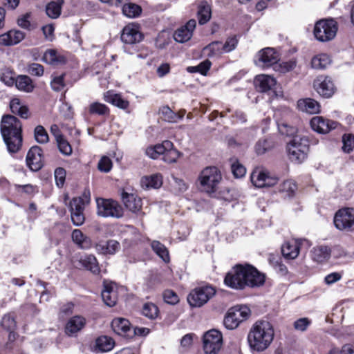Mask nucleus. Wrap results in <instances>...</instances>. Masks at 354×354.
Segmentation results:
<instances>
[{
  "mask_svg": "<svg viewBox=\"0 0 354 354\" xmlns=\"http://www.w3.org/2000/svg\"><path fill=\"white\" fill-rule=\"evenodd\" d=\"M59 151L64 156H70L72 153V147L69 142L64 138L56 140Z\"/></svg>",
  "mask_w": 354,
  "mask_h": 354,
  "instance_id": "nucleus-50",
  "label": "nucleus"
},
{
  "mask_svg": "<svg viewBox=\"0 0 354 354\" xmlns=\"http://www.w3.org/2000/svg\"><path fill=\"white\" fill-rule=\"evenodd\" d=\"M85 205L86 204L82 197L73 198L71 201L69 203L71 217L75 225L80 226L84 223L85 217L83 212Z\"/></svg>",
  "mask_w": 354,
  "mask_h": 354,
  "instance_id": "nucleus-14",
  "label": "nucleus"
},
{
  "mask_svg": "<svg viewBox=\"0 0 354 354\" xmlns=\"http://www.w3.org/2000/svg\"><path fill=\"white\" fill-rule=\"evenodd\" d=\"M142 35L138 30V27L130 24L127 25L122 30L121 40L126 44H134L141 41Z\"/></svg>",
  "mask_w": 354,
  "mask_h": 354,
  "instance_id": "nucleus-17",
  "label": "nucleus"
},
{
  "mask_svg": "<svg viewBox=\"0 0 354 354\" xmlns=\"http://www.w3.org/2000/svg\"><path fill=\"white\" fill-rule=\"evenodd\" d=\"M26 163L30 171H39L44 166L42 149L37 145L32 146L26 154Z\"/></svg>",
  "mask_w": 354,
  "mask_h": 354,
  "instance_id": "nucleus-13",
  "label": "nucleus"
},
{
  "mask_svg": "<svg viewBox=\"0 0 354 354\" xmlns=\"http://www.w3.org/2000/svg\"><path fill=\"white\" fill-rule=\"evenodd\" d=\"M11 111L14 114L19 115L22 118H28L29 117V110L26 106L21 105L19 99H13L10 104Z\"/></svg>",
  "mask_w": 354,
  "mask_h": 354,
  "instance_id": "nucleus-35",
  "label": "nucleus"
},
{
  "mask_svg": "<svg viewBox=\"0 0 354 354\" xmlns=\"http://www.w3.org/2000/svg\"><path fill=\"white\" fill-rule=\"evenodd\" d=\"M173 143L169 140H165L161 144L149 147L146 149V154L152 159L158 158L160 155H165L167 150L172 148Z\"/></svg>",
  "mask_w": 354,
  "mask_h": 354,
  "instance_id": "nucleus-23",
  "label": "nucleus"
},
{
  "mask_svg": "<svg viewBox=\"0 0 354 354\" xmlns=\"http://www.w3.org/2000/svg\"><path fill=\"white\" fill-rule=\"evenodd\" d=\"M334 224L340 230H348L354 225V209H339L335 215Z\"/></svg>",
  "mask_w": 354,
  "mask_h": 354,
  "instance_id": "nucleus-12",
  "label": "nucleus"
},
{
  "mask_svg": "<svg viewBox=\"0 0 354 354\" xmlns=\"http://www.w3.org/2000/svg\"><path fill=\"white\" fill-rule=\"evenodd\" d=\"M211 8L206 2L202 3L198 6V17L200 24H206L211 18Z\"/></svg>",
  "mask_w": 354,
  "mask_h": 354,
  "instance_id": "nucleus-40",
  "label": "nucleus"
},
{
  "mask_svg": "<svg viewBox=\"0 0 354 354\" xmlns=\"http://www.w3.org/2000/svg\"><path fill=\"white\" fill-rule=\"evenodd\" d=\"M250 315V310L246 306H234L230 308L223 320L225 327L229 330L235 329L240 323Z\"/></svg>",
  "mask_w": 354,
  "mask_h": 354,
  "instance_id": "nucleus-7",
  "label": "nucleus"
},
{
  "mask_svg": "<svg viewBox=\"0 0 354 354\" xmlns=\"http://www.w3.org/2000/svg\"><path fill=\"white\" fill-rule=\"evenodd\" d=\"M313 86L317 92L324 97H330L335 93V87L328 77H318L313 82Z\"/></svg>",
  "mask_w": 354,
  "mask_h": 354,
  "instance_id": "nucleus-16",
  "label": "nucleus"
},
{
  "mask_svg": "<svg viewBox=\"0 0 354 354\" xmlns=\"http://www.w3.org/2000/svg\"><path fill=\"white\" fill-rule=\"evenodd\" d=\"M161 113L165 120L169 122H176L178 119L182 118V116H179L174 113L169 106H163L161 109Z\"/></svg>",
  "mask_w": 354,
  "mask_h": 354,
  "instance_id": "nucleus-48",
  "label": "nucleus"
},
{
  "mask_svg": "<svg viewBox=\"0 0 354 354\" xmlns=\"http://www.w3.org/2000/svg\"><path fill=\"white\" fill-rule=\"evenodd\" d=\"M142 313L146 317L153 319L158 316V307L152 303L145 304L142 306Z\"/></svg>",
  "mask_w": 354,
  "mask_h": 354,
  "instance_id": "nucleus-45",
  "label": "nucleus"
},
{
  "mask_svg": "<svg viewBox=\"0 0 354 354\" xmlns=\"http://www.w3.org/2000/svg\"><path fill=\"white\" fill-rule=\"evenodd\" d=\"M142 183L146 185L147 187L159 188L162 184V178L161 175L155 174L151 176L145 177L142 179Z\"/></svg>",
  "mask_w": 354,
  "mask_h": 354,
  "instance_id": "nucleus-44",
  "label": "nucleus"
},
{
  "mask_svg": "<svg viewBox=\"0 0 354 354\" xmlns=\"http://www.w3.org/2000/svg\"><path fill=\"white\" fill-rule=\"evenodd\" d=\"M152 250L158 255L165 262L169 260V252L166 247L158 241H153L151 243Z\"/></svg>",
  "mask_w": 354,
  "mask_h": 354,
  "instance_id": "nucleus-41",
  "label": "nucleus"
},
{
  "mask_svg": "<svg viewBox=\"0 0 354 354\" xmlns=\"http://www.w3.org/2000/svg\"><path fill=\"white\" fill-rule=\"evenodd\" d=\"M270 147V144L267 140H259L255 145V151L257 154L264 153Z\"/></svg>",
  "mask_w": 354,
  "mask_h": 354,
  "instance_id": "nucleus-63",
  "label": "nucleus"
},
{
  "mask_svg": "<svg viewBox=\"0 0 354 354\" xmlns=\"http://www.w3.org/2000/svg\"><path fill=\"white\" fill-rule=\"evenodd\" d=\"M232 171L234 177L241 178L245 176L246 169L243 165L236 161L232 164Z\"/></svg>",
  "mask_w": 354,
  "mask_h": 354,
  "instance_id": "nucleus-58",
  "label": "nucleus"
},
{
  "mask_svg": "<svg viewBox=\"0 0 354 354\" xmlns=\"http://www.w3.org/2000/svg\"><path fill=\"white\" fill-rule=\"evenodd\" d=\"M102 298L106 306L111 307L115 305L118 295L112 284L104 283Z\"/></svg>",
  "mask_w": 354,
  "mask_h": 354,
  "instance_id": "nucleus-26",
  "label": "nucleus"
},
{
  "mask_svg": "<svg viewBox=\"0 0 354 354\" xmlns=\"http://www.w3.org/2000/svg\"><path fill=\"white\" fill-rule=\"evenodd\" d=\"M73 308H74L73 303L68 302L66 304H64L60 307L59 315L62 317L70 315L73 313Z\"/></svg>",
  "mask_w": 354,
  "mask_h": 354,
  "instance_id": "nucleus-64",
  "label": "nucleus"
},
{
  "mask_svg": "<svg viewBox=\"0 0 354 354\" xmlns=\"http://www.w3.org/2000/svg\"><path fill=\"white\" fill-rule=\"evenodd\" d=\"M308 149L309 140L306 136H296L287 145L289 158L297 164L306 158Z\"/></svg>",
  "mask_w": 354,
  "mask_h": 354,
  "instance_id": "nucleus-5",
  "label": "nucleus"
},
{
  "mask_svg": "<svg viewBox=\"0 0 354 354\" xmlns=\"http://www.w3.org/2000/svg\"><path fill=\"white\" fill-rule=\"evenodd\" d=\"M42 60L51 65L62 64L66 62L65 57L58 54L57 51L54 49L47 50L43 55Z\"/></svg>",
  "mask_w": 354,
  "mask_h": 354,
  "instance_id": "nucleus-33",
  "label": "nucleus"
},
{
  "mask_svg": "<svg viewBox=\"0 0 354 354\" xmlns=\"http://www.w3.org/2000/svg\"><path fill=\"white\" fill-rule=\"evenodd\" d=\"M297 190V185L292 180H287L280 184L279 191L285 194L286 196H292Z\"/></svg>",
  "mask_w": 354,
  "mask_h": 354,
  "instance_id": "nucleus-43",
  "label": "nucleus"
},
{
  "mask_svg": "<svg viewBox=\"0 0 354 354\" xmlns=\"http://www.w3.org/2000/svg\"><path fill=\"white\" fill-rule=\"evenodd\" d=\"M179 152L176 149H174L173 147L172 148H170L169 149L167 150L166 153L162 157V160L165 162L173 163L177 160V159L179 157Z\"/></svg>",
  "mask_w": 354,
  "mask_h": 354,
  "instance_id": "nucleus-53",
  "label": "nucleus"
},
{
  "mask_svg": "<svg viewBox=\"0 0 354 354\" xmlns=\"http://www.w3.org/2000/svg\"><path fill=\"white\" fill-rule=\"evenodd\" d=\"M276 83L275 79L268 75H259L254 79L256 88L263 93L273 89Z\"/></svg>",
  "mask_w": 354,
  "mask_h": 354,
  "instance_id": "nucleus-22",
  "label": "nucleus"
},
{
  "mask_svg": "<svg viewBox=\"0 0 354 354\" xmlns=\"http://www.w3.org/2000/svg\"><path fill=\"white\" fill-rule=\"evenodd\" d=\"M89 111L91 114L105 115L109 114V109L104 104L99 102H93L90 105Z\"/></svg>",
  "mask_w": 354,
  "mask_h": 354,
  "instance_id": "nucleus-46",
  "label": "nucleus"
},
{
  "mask_svg": "<svg viewBox=\"0 0 354 354\" xmlns=\"http://www.w3.org/2000/svg\"><path fill=\"white\" fill-rule=\"evenodd\" d=\"M330 64V59L326 54L315 56L311 61L312 67L315 69H324Z\"/></svg>",
  "mask_w": 354,
  "mask_h": 354,
  "instance_id": "nucleus-39",
  "label": "nucleus"
},
{
  "mask_svg": "<svg viewBox=\"0 0 354 354\" xmlns=\"http://www.w3.org/2000/svg\"><path fill=\"white\" fill-rule=\"evenodd\" d=\"M238 44V40L235 37L228 38L224 44H222L223 53H229L235 49Z\"/></svg>",
  "mask_w": 354,
  "mask_h": 354,
  "instance_id": "nucleus-61",
  "label": "nucleus"
},
{
  "mask_svg": "<svg viewBox=\"0 0 354 354\" xmlns=\"http://www.w3.org/2000/svg\"><path fill=\"white\" fill-rule=\"evenodd\" d=\"M310 124L311 128L319 133H327L330 130L335 129L337 124L336 122L324 119L320 116L313 117Z\"/></svg>",
  "mask_w": 354,
  "mask_h": 354,
  "instance_id": "nucleus-18",
  "label": "nucleus"
},
{
  "mask_svg": "<svg viewBox=\"0 0 354 354\" xmlns=\"http://www.w3.org/2000/svg\"><path fill=\"white\" fill-rule=\"evenodd\" d=\"M163 298L165 302L172 305L177 304L179 301L178 296L171 290H165L163 292Z\"/></svg>",
  "mask_w": 354,
  "mask_h": 354,
  "instance_id": "nucleus-57",
  "label": "nucleus"
},
{
  "mask_svg": "<svg viewBox=\"0 0 354 354\" xmlns=\"http://www.w3.org/2000/svg\"><path fill=\"white\" fill-rule=\"evenodd\" d=\"M16 87L22 91L30 93L33 91L32 80L27 75H19L15 82Z\"/></svg>",
  "mask_w": 354,
  "mask_h": 354,
  "instance_id": "nucleus-36",
  "label": "nucleus"
},
{
  "mask_svg": "<svg viewBox=\"0 0 354 354\" xmlns=\"http://www.w3.org/2000/svg\"><path fill=\"white\" fill-rule=\"evenodd\" d=\"M252 183L257 187H272L278 182V178L270 175V172L263 168H256L250 175Z\"/></svg>",
  "mask_w": 354,
  "mask_h": 354,
  "instance_id": "nucleus-11",
  "label": "nucleus"
},
{
  "mask_svg": "<svg viewBox=\"0 0 354 354\" xmlns=\"http://www.w3.org/2000/svg\"><path fill=\"white\" fill-rule=\"evenodd\" d=\"M80 265L85 269L97 274L100 272V267L97 259L93 254H86L81 257L79 260Z\"/></svg>",
  "mask_w": 354,
  "mask_h": 354,
  "instance_id": "nucleus-29",
  "label": "nucleus"
},
{
  "mask_svg": "<svg viewBox=\"0 0 354 354\" xmlns=\"http://www.w3.org/2000/svg\"><path fill=\"white\" fill-rule=\"evenodd\" d=\"M333 254L336 258L348 257L349 259H354V252H348L340 246H335L333 248Z\"/></svg>",
  "mask_w": 354,
  "mask_h": 354,
  "instance_id": "nucleus-59",
  "label": "nucleus"
},
{
  "mask_svg": "<svg viewBox=\"0 0 354 354\" xmlns=\"http://www.w3.org/2000/svg\"><path fill=\"white\" fill-rule=\"evenodd\" d=\"M124 5L122 6V13L124 15L129 18H135L140 15L141 13L142 9L141 8L135 3H123Z\"/></svg>",
  "mask_w": 354,
  "mask_h": 354,
  "instance_id": "nucleus-38",
  "label": "nucleus"
},
{
  "mask_svg": "<svg viewBox=\"0 0 354 354\" xmlns=\"http://www.w3.org/2000/svg\"><path fill=\"white\" fill-rule=\"evenodd\" d=\"M114 341L112 338L107 336H102L97 339V347L102 352L111 351L114 346Z\"/></svg>",
  "mask_w": 354,
  "mask_h": 354,
  "instance_id": "nucleus-42",
  "label": "nucleus"
},
{
  "mask_svg": "<svg viewBox=\"0 0 354 354\" xmlns=\"http://www.w3.org/2000/svg\"><path fill=\"white\" fill-rule=\"evenodd\" d=\"M122 201L127 209L133 212H138L142 207V203L140 198L134 194L122 193Z\"/></svg>",
  "mask_w": 354,
  "mask_h": 354,
  "instance_id": "nucleus-25",
  "label": "nucleus"
},
{
  "mask_svg": "<svg viewBox=\"0 0 354 354\" xmlns=\"http://www.w3.org/2000/svg\"><path fill=\"white\" fill-rule=\"evenodd\" d=\"M310 324L311 321L308 318H299L294 322V328L297 330L304 332L306 330Z\"/></svg>",
  "mask_w": 354,
  "mask_h": 354,
  "instance_id": "nucleus-54",
  "label": "nucleus"
},
{
  "mask_svg": "<svg viewBox=\"0 0 354 354\" xmlns=\"http://www.w3.org/2000/svg\"><path fill=\"white\" fill-rule=\"evenodd\" d=\"M265 276L251 265L237 264L225 275V284L235 290H243L245 287L262 286Z\"/></svg>",
  "mask_w": 354,
  "mask_h": 354,
  "instance_id": "nucleus-1",
  "label": "nucleus"
},
{
  "mask_svg": "<svg viewBox=\"0 0 354 354\" xmlns=\"http://www.w3.org/2000/svg\"><path fill=\"white\" fill-rule=\"evenodd\" d=\"M306 240L286 242L281 247V252L286 259H294L299 255V245L301 241Z\"/></svg>",
  "mask_w": 354,
  "mask_h": 354,
  "instance_id": "nucleus-24",
  "label": "nucleus"
},
{
  "mask_svg": "<svg viewBox=\"0 0 354 354\" xmlns=\"http://www.w3.org/2000/svg\"><path fill=\"white\" fill-rule=\"evenodd\" d=\"M97 214L102 217L120 218L123 215L121 205L111 199L97 198Z\"/></svg>",
  "mask_w": 354,
  "mask_h": 354,
  "instance_id": "nucleus-8",
  "label": "nucleus"
},
{
  "mask_svg": "<svg viewBox=\"0 0 354 354\" xmlns=\"http://www.w3.org/2000/svg\"><path fill=\"white\" fill-rule=\"evenodd\" d=\"M331 252L330 248L328 246H317L312 250V258L317 263H322L329 259Z\"/></svg>",
  "mask_w": 354,
  "mask_h": 354,
  "instance_id": "nucleus-31",
  "label": "nucleus"
},
{
  "mask_svg": "<svg viewBox=\"0 0 354 354\" xmlns=\"http://www.w3.org/2000/svg\"><path fill=\"white\" fill-rule=\"evenodd\" d=\"M1 325L6 330H12L15 328L16 323L14 318L10 315H6L2 318Z\"/></svg>",
  "mask_w": 354,
  "mask_h": 354,
  "instance_id": "nucleus-60",
  "label": "nucleus"
},
{
  "mask_svg": "<svg viewBox=\"0 0 354 354\" xmlns=\"http://www.w3.org/2000/svg\"><path fill=\"white\" fill-rule=\"evenodd\" d=\"M342 142L343 151L350 153L354 148V136L352 134H344L342 137Z\"/></svg>",
  "mask_w": 354,
  "mask_h": 354,
  "instance_id": "nucleus-51",
  "label": "nucleus"
},
{
  "mask_svg": "<svg viewBox=\"0 0 354 354\" xmlns=\"http://www.w3.org/2000/svg\"><path fill=\"white\" fill-rule=\"evenodd\" d=\"M223 345L222 334L217 330L212 329L203 336V349L206 354H217Z\"/></svg>",
  "mask_w": 354,
  "mask_h": 354,
  "instance_id": "nucleus-10",
  "label": "nucleus"
},
{
  "mask_svg": "<svg viewBox=\"0 0 354 354\" xmlns=\"http://www.w3.org/2000/svg\"><path fill=\"white\" fill-rule=\"evenodd\" d=\"M104 100L120 109H126L129 107V101L123 99L120 94L109 91L104 95Z\"/></svg>",
  "mask_w": 354,
  "mask_h": 354,
  "instance_id": "nucleus-27",
  "label": "nucleus"
},
{
  "mask_svg": "<svg viewBox=\"0 0 354 354\" xmlns=\"http://www.w3.org/2000/svg\"><path fill=\"white\" fill-rule=\"evenodd\" d=\"M279 60V55L272 48H266L260 51L256 55V65L268 68L277 64Z\"/></svg>",
  "mask_w": 354,
  "mask_h": 354,
  "instance_id": "nucleus-15",
  "label": "nucleus"
},
{
  "mask_svg": "<svg viewBox=\"0 0 354 354\" xmlns=\"http://www.w3.org/2000/svg\"><path fill=\"white\" fill-rule=\"evenodd\" d=\"M64 0H55L48 3L46 6V15L51 19H57L61 15Z\"/></svg>",
  "mask_w": 354,
  "mask_h": 354,
  "instance_id": "nucleus-34",
  "label": "nucleus"
},
{
  "mask_svg": "<svg viewBox=\"0 0 354 354\" xmlns=\"http://www.w3.org/2000/svg\"><path fill=\"white\" fill-rule=\"evenodd\" d=\"M64 75H61L57 77H55L50 82L51 87L53 90L55 91H61L65 86L64 81Z\"/></svg>",
  "mask_w": 354,
  "mask_h": 354,
  "instance_id": "nucleus-62",
  "label": "nucleus"
},
{
  "mask_svg": "<svg viewBox=\"0 0 354 354\" xmlns=\"http://www.w3.org/2000/svg\"><path fill=\"white\" fill-rule=\"evenodd\" d=\"M26 71L31 75L41 77L44 73V68L38 63H31L28 64Z\"/></svg>",
  "mask_w": 354,
  "mask_h": 354,
  "instance_id": "nucleus-49",
  "label": "nucleus"
},
{
  "mask_svg": "<svg viewBox=\"0 0 354 354\" xmlns=\"http://www.w3.org/2000/svg\"><path fill=\"white\" fill-rule=\"evenodd\" d=\"M337 31V22L333 19H322L316 23L314 28V35L316 39L321 41L333 39Z\"/></svg>",
  "mask_w": 354,
  "mask_h": 354,
  "instance_id": "nucleus-6",
  "label": "nucleus"
},
{
  "mask_svg": "<svg viewBox=\"0 0 354 354\" xmlns=\"http://www.w3.org/2000/svg\"><path fill=\"white\" fill-rule=\"evenodd\" d=\"M22 124L20 120L11 115L1 118V133L9 153L18 152L22 147Z\"/></svg>",
  "mask_w": 354,
  "mask_h": 354,
  "instance_id": "nucleus-2",
  "label": "nucleus"
},
{
  "mask_svg": "<svg viewBox=\"0 0 354 354\" xmlns=\"http://www.w3.org/2000/svg\"><path fill=\"white\" fill-rule=\"evenodd\" d=\"M120 248V243L115 240H109L106 242H100L96 244V250L102 254H113Z\"/></svg>",
  "mask_w": 354,
  "mask_h": 354,
  "instance_id": "nucleus-32",
  "label": "nucleus"
},
{
  "mask_svg": "<svg viewBox=\"0 0 354 354\" xmlns=\"http://www.w3.org/2000/svg\"><path fill=\"white\" fill-rule=\"evenodd\" d=\"M298 108L303 112L309 114H315L319 112V104L313 99L306 98L299 100L297 103Z\"/></svg>",
  "mask_w": 354,
  "mask_h": 354,
  "instance_id": "nucleus-28",
  "label": "nucleus"
},
{
  "mask_svg": "<svg viewBox=\"0 0 354 354\" xmlns=\"http://www.w3.org/2000/svg\"><path fill=\"white\" fill-rule=\"evenodd\" d=\"M222 180V175L218 169L214 166L206 167L197 178L198 189L208 194L215 193Z\"/></svg>",
  "mask_w": 354,
  "mask_h": 354,
  "instance_id": "nucleus-4",
  "label": "nucleus"
},
{
  "mask_svg": "<svg viewBox=\"0 0 354 354\" xmlns=\"http://www.w3.org/2000/svg\"><path fill=\"white\" fill-rule=\"evenodd\" d=\"M196 26L194 19L189 20L185 26L177 29L174 35V39L179 43L189 41L192 37L193 31Z\"/></svg>",
  "mask_w": 354,
  "mask_h": 354,
  "instance_id": "nucleus-19",
  "label": "nucleus"
},
{
  "mask_svg": "<svg viewBox=\"0 0 354 354\" xmlns=\"http://www.w3.org/2000/svg\"><path fill=\"white\" fill-rule=\"evenodd\" d=\"M113 330L121 336L131 337V328L129 320L122 317H117L113 319L111 322Z\"/></svg>",
  "mask_w": 354,
  "mask_h": 354,
  "instance_id": "nucleus-21",
  "label": "nucleus"
},
{
  "mask_svg": "<svg viewBox=\"0 0 354 354\" xmlns=\"http://www.w3.org/2000/svg\"><path fill=\"white\" fill-rule=\"evenodd\" d=\"M8 33L10 35V44H11V46L19 44L25 37L24 32L21 30H12L8 31Z\"/></svg>",
  "mask_w": 354,
  "mask_h": 354,
  "instance_id": "nucleus-52",
  "label": "nucleus"
},
{
  "mask_svg": "<svg viewBox=\"0 0 354 354\" xmlns=\"http://www.w3.org/2000/svg\"><path fill=\"white\" fill-rule=\"evenodd\" d=\"M203 53L209 57H219L224 53L222 48V42H212L203 48Z\"/></svg>",
  "mask_w": 354,
  "mask_h": 354,
  "instance_id": "nucleus-37",
  "label": "nucleus"
},
{
  "mask_svg": "<svg viewBox=\"0 0 354 354\" xmlns=\"http://www.w3.org/2000/svg\"><path fill=\"white\" fill-rule=\"evenodd\" d=\"M97 168L100 171L109 172L112 168L111 159L106 156H103L98 162Z\"/></svg>",
  "mask_w": 354,
  "mask_h": 354,
  "instance_id": "nucleus-55",
  "label": "nucleus"
},
{
  "mask_svg": "<svg viewBox=\"0 0 354 354\" xmlns=\"http://www.w3.org/2000/svg\"><path fill=\"white\" fill-rule=\"evenodd\" d=\"M86 319L82 315H75L71 317L65 327L66 333L70 336L74 335L80 331L86 325Z\"/></svg>",
  "mask_w": 354,
  "mask_h": 354,
  "instance_id": "nucleus-20",
  "label": "nucleus"
},
{
  "mask_svg": "<svg viewBox=\"0 0 354 354\" xmlns=\"http://www.w3.org/2000/svg\"><path fill=\"white\" fill-rule=\"evenodd\" d=\"M215 295L213 287L205 286L194 289L187 297V301L192 307H201Z\"/></svg>",
  "mask_w": 354,
  "mask_h": 354,
  "instance_id": "nucleus-9",
  "label": "nucleus"
},
{
  "mask_svg": "<svg viewBox=\"0 0 354 354\" xmlns=\"http://www.w3.org/2000/svg\"><path fill=\"white\" fill-rule=\"evenodd\" d=\"M73 241L81 249L87 250L91 248L92 242L89 237L84 235L80 230L75 229L72 232Z\"/></svg>",
  "mask_w": 354,
  "mask_h": 354,
  "instance_id": "nucleus-30",
  "label": "nucleus"
},
{
  "mask_svg": "<svg viewBox=\"0 0 354 354\" xmlns=\"http://www.w3.org/2000/svg\"><path fill=\"white\" fill-rule=\"evenodd\" d=\"M35 138L36 141L41 144H44L48 141V135L45 129L41 126H37L35 129Z\"/></svg>",
  "mask_w": 354,
  "mask_h": 354,
  "instance_id": "nucleus-47",
  "label": "nucleus"
},
{
  "mask_svg": "<svg viewBox=\"0 0 354 354\" xmlns=\"http://www.w3.org/2000/svg\"><path fill=\"white\" fill-rule=\"evenodd\" d=\"M66 170L62 167H58L55 170V178L56 184L59 187L64 185L66 179Z\"/></svg>",
  "mask_w": 354,
  "mask_h": 354,
  "instance_id": "nucleus-56",
  "label": "nucleus"
},
{
  "mask_svg": "<svg viewBox=\"0 0 354 354\" xmlns=\"http://www.w3.org/2000/svg\"><path fill=\"white\" fill-rule=\"evenodd\" d=\"M274 336L272 324L266 320H258L252 325L248 335L250 348L252 351L262 352L271 344Z\"/></svg>",
  "mask_w": 354,
  "mask_h": 354,
  "instance_id": "nucleus-3",
  "label": "nucleus"
}]
</instances>
